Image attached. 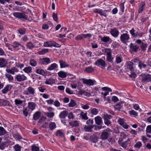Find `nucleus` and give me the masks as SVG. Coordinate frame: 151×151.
<instances>
[{
  "label": "nucleus",
  "instance_id": "obj_6",
  "mask_svg": "<svg viewBox=\"0 0 151 151\" xmlns=\"http://www.w3.org/2000/svg\"><path fill=\"white\" fill-rule=\"evenodd\" d=\"M58 44H57L55 42L52 41H49L45 42L43 46L45 47H51L52 46L57 47Z\"/></svg>",
  "mask_w": 151,
  "mask_h": 151
},
{
  "label": "nucleus",
  "instance_id": "obj_64",
  "mask_svg": "<svg viewBox=\"0 0 151 151\" xmlns=\"http://www.w3.org/2000/svg\"><path fill=\"white\" fill-rule=\"evenodd\" d=\"M146 133H151V125L148 126L146 129Z\"/></svg>",
  "mask_w": 151,
  "mask_h": 151
},
{
  "label": "nucleus",
  "instance_id": "obj_16",
  "mask_svg": "<svg viewBox=\"0 0 151 151\" xmlns=\"http://www.w3.org/2000/svg\"><path fill=\"white\" fill-rule=\"evenodd\" d=\"M145 6V3L144 2H142L139 6L138 12L139 13H141L144 9Z\"/></svg>",
  "mask_w": 151,
  "mask_h": 151
},
{
  "label": "nucleus",
  "instance_id": "obj_49",
  "mask_svg": "<svg viewBox=\"0 0 151 151\" xmlns=\"http://www.w3.org/2000/svg\"><path fill=\"white\" fill-rule=\"evenodd\" d=\"M108 11L106 10H104L103 11L102 9H100L99 11V14L101 16H104L105 17H106L107 15L106 13V12H107Z\"/></svg>",
  "mask_w": 151,
  "mask_h": 151
},
{
  "label": "nucleus",
  "instance_id": "obj_43",
  "mask_svg": "<svg viewBox=\"0 0 151 151\" xmlns=\"http://www.w3.org/2000/svg\"><path fill=\"white\" fill-rule=\"evenodd\" d=\"M90 110L91 113L93 115H96L98 113V110L95 108H91Z\"/></svg>",
  "mask_w": 151,
  "mask_h": 151
},
{
  "label": "nucleus",
  "instance_id": "obj_14",
  "mask_svg": "<svg viewBox=\"0 0 151 151\" xmlns=\"http://www.w3.org/2000/svg\"><path fill=\"white\" fill-rule=\"evenodd\" d=\"M133 65V63L130 61H127L126 63V66L127 68L131 72L134 71Z\"/></svg>",
  "mask_w": 151,
  "mask_h": 151
},
{
  "label": "nucleus",
  "instance_id": "obj_4",
  "mask_svg": "<svg viewBox=\"0 0 151 151\" xmlns=\"http://www.w3.org/2000/svg\"><path fill=\"white\" fill-rule=\"evenodd\" d=\"M13 15L16 18L22 20H24L27 19V17L24 13L22 12H15L13 13Z\"/></svg>",
  "mask_w": 151,
  "mask_h": 151
},
{
  "label": "nucleus",
  "instance_id": "obj_40",
  "mask_svg": "<svg viewBox=\"0 0 151 151\" xmlns=\"http://www.w3.org/2000/svg\"><path fill=\"white\" fill-rule=\"evenodd\" d=\"M122 102H119L118 104L114 106V107L116 110H120V109L122 107Z\"/></svg>",
  "mask_w": 151,
  "mask_h": 151
},
{
  "label": "nucleus",
  "instance_id": "obj_9",
  "mask_svg": "<svg viewBox=\"0 0 151 151\" xmlns=\"http://www.w3.org/2000/svg\"><path fill=\"white\" fill-rule=\"evenodd\" d=\"M39 62L42 65H48L50 63L51 60L48 58H44L40 59Z\"/></svg>",
  "mask_w": 151,
  "mask_h": 151
},
{
  "label": "nucleus",
  "instance_id": "obj_62",
  "mask_svg": "<svg viewBox=\"0 0 151 151\" xmlns=\"http://www.w3.org/2000/svg\"><path fill=\"white\" fill-rule=\"evenodd\" d=\"M103 119H110L112 118V116L110 115L104 114L103 117Z\"/></svg>",
  "mask_w": 151,
  "mask_h": 151
},
{
  "label": "nucleus",
  "instance_id": "obj_20",
  "mask_svg": "<svg viewBox=\"0 0 151 151\" xmlns=\"http://www.w3.org/2000/svg\"><path fill=\"white\" fill-rule=\"evenodd\" d=\"M68 114V111L66 110H64L60 113L59 115V117L61 119H65L67 116Z\"/></svg>",
  "mask_w": 151,
  "mask_h": 151
},
{
  "label": "nucleus",
  "instance_id": "obj_10",
  "mask_svg": "<svg viewBox=\"0 0 151 151\" xmlns=\"http://www.w3.org/2000/svg\"><path fill=\"white\" fill-rule=\"evenodd\" d=\"M83 83L86 84L88 86H93L94 84V83L95 82V81H93L91 79H87L84 78L81 79Z\"/></svg>",
  "mask_w": 151,
  "mask_h": 151
},
{
  "label": "nucleus",
  "instance_id": "obj_22",
  "mask_svg": "<svg viewBox=\"0 0 151 151\" xmlns=\"http://www.w3.org/2000/svg\"><path fill=\"white\" fill-rule=\"evenodd\" d=\"M67 29V28L65 27H62L60 29V32H62L63 30L64 32L63 33V34H59L58 37L60 38H63V37H65L66 34V30Z\"/></svg>",
  "mask_w": 151,
  "mask_h": 151
},
{
  "label": "nucleus",
  "instance_id": "obj_37",
  "mask_svg": "<svg viewBox=\"0 0 151 151\" xmlns=\"http://www.w3.org/2000/svg\"><path fill=\"white\" fill-rule=\"evenodd\" d=\"M90 139L91 141L93 143H96L97 142L98 137L97 136L93 135L91 136Z\"/></svg>",
  "mask_w": 151,
  "mask_h": 151
},
{
  "label": "nucleus",
  "instance_id": "obj_61",
  "mask_svg": "<svg viewBox=\"0 0 151 151\" xmlns=\"http://www.w3.org/2000/svg\"><path fill=\"white\" fill-rule=\"evenodd\" d=\"M52 17L54 20L55 21L58 22V18L57 13H55L54 12L53 13Z\"/></svg>",
  "mask_w": 151,
  "mask_h": 151
},
{
  "label": "nucleus",
  "instance_id": "obj_41",
  "mask_svg": "<svg viewBox=\"0 0 151 151\" xmlns=\"http://www.w3.org/2000/svg\"><path fill=\"white\" fill-rule=\"evenodd\" d=\"M5 76L10 82H12L13 81L14 78L9 73H6Z\"/></svg>",
  "mask_w": 151,
  "mask_h": 151
},
{
  "label": "nucleus",
  "instance_id": "obj_33",
  "mask_svg": "<svg viewBox=\"0 0 151 151\" xmlns=\"http://www.w3.org/2000/svg\"><path fill=\"white\" fill-rule=\"evenodd\" d=\"M23 100H21L19 99H16L14 100V102L15 105L17 106L22 105L24 101Z\"/></svg>",
  "mask_w": 151,
  "mask_h": 151
},
{
  "label": "nucleus",
  "instance_id": "obj_12",
  "mask_svg": "<svg viewBox=\"0 0 151 151\" xmlns=\"http://www.w3.org/2000/svg\"><path fill=\"white\" fill-rule=\"evenodd\" d=\"M150 81H151V75L149 74L144 76L142 80V82L145 84Z\"/></svg>",
  "mask_w": 151,
  "mask_h": 151
},
{
  "label": "nucleus",
  "instance_id": "obj_15",
  "mask_svg": "<svg viewBox=\"0 0 151 151\" xmlns=\"http://www.w3.org/2000/svg\"><path fill=\"white\" fill-rule=\"evenodd\" d=\"M6 71L9 74L14 75L15 72H18L19 71V70L15 67H13L11 69H6Z\"/></svg>",
  "mask_w": 151,
  "mask_h": 151
},
{
  "label": "nucleus",
  "instance_id": "obj_48",
  "mask_svg": "<svg viewBox=\"0 0 151 151\" xmlns=\"http://www.w3.org/2000/svg\"><path fill=\"white\" fill-rule=\"evenodd\" d=\"M76 103L74 100L73 99H71L70 103L68 104V106L70 107H73L75 106L76 105Z\"/></svg>",
  "mask_w": 151,
  "mask_h": 151
},
{
  "label": "nucleus",
  "instance_id": "obj_36",
  "mask_svg": "<svg viewBox=\"0 0 151 151\" xmlns=\"http://www.w3.org/2000/svg\"><path fill=\"white\" fill-rule=\"evenodd\" d=\"M6 62L4 58H0V67L2 68L4 67L6 65Z\"/></svg>",
  "mask_w": 151,
  "mask_h": 151
},
{
  "label": "nucleus",
  "instance_id": "obj_19",
  "mask_svg": "<svg viewBox=\"0 0 151 151\" xmlns=\"http://www.w3.org/2000/svg\"><path fill=\"white\" fill-rule=\"evenodd\" d=\"M36 105V104L33 102H29L28 104V108L31 109L32 111L35 109Z\"/></svg>",
  "mask_w": 151,
  "mask_h": 151
},
{
  "label": "nucleus",
  "instance_id": "obj_39",
  "mask_svg": "<svg viewBox=\"0 0 151 151\" xmlns=\"http://www.w3.org/2000/svg\"><path fill=\"white\" fill-rule=\"evenodd\" d=\"M18 33L21 35L24 34L26 32V29L24 28H21L17 30Z\"/></svg>",
  "mask_w": 151,
  "mask_h": 151
},
{
  "label": "nucleus",
  "instance_id": "obj_2",
  "mask_svg": "<svg viewBox=\"0 0 151 151\" xmlns=\"http://www.w3.org/2000/svg\"><path fill=\"white\" fill-rule=\"evenodd\" d=\"M130 38L129 35L126 33L121 34L120 40L121 42L124 44H127Z\"/></svg>",
  "mask_w": 151,
  "mask_h": 151
},
{
  "label": "nucleus",
  "instance_id": "obj_28",
  "mask_svg": "<svg viewBox=\"0 0 151 151\" xmlns=\"http://www.w3.org/2000/svg\"><path fill=\"white\" fill-rule=\"evenodd\" d=\"M55 82V80L54 79L50 78L47 79L46 80L45 83L47 85L52 84L54 83Z\"/></svg>",
  "mask_w": 151,
  "mask_h": 151
},
{
  "label": "nucleus",
  "instance_id": "obj_27",
  "mask_svg": "<svg viewBox=\"0 0 151 151\" xmlns=\"http://www.w3.org/2000/svg\"><path fill=\"white\" fill-rule=\"evenodd\" d=\"M60 68H65L69 66V65L63 60H60L59 62Z\"/></svg>",
  "mask_w": 151,
  "mask_h": 151
},
{
  "label": "nucleus",
  "instance_id": "obj_63",
  "mask_svg": "<svg viewBox=\"0 0 151 151\" xmlns=\"http://www.w3.org/2000/svg\"><path fill=\"white\" fill-rule=\"evenodd\" d=\"M104 123L105 124L107 125V126H109L110 124L111 123V122L109 120V119H104Z\"/></svg>",
  "mask_w": 151,
  "mask_h": 151
},
{
  "label": "nucleus",
  "instance_id": "obj_60",
  "mask_svg": "<svg viewBox=\"0 0 151 151\" xmlns=\"http://www.w3.org/2000/svg\"><path fill=\"white\" fill-rule=\"evenodd\" d=\"M104 52L106 53L107 55H111V52L110 49L106 48L105 49Z\"/></svg>",
  "mask_w": 151,
  "mask_h": 151
},
{
  "label": "nucleus",
  "instance_id": "obj_1",
  "mask_svg": "<svg viewBox=\"0 0 151 151\" xmlns=\"http://www.w3.org/2000/svg\"><path fill=\"white\" fill-rule=\"evenodd\" d=\"M112 130L109 128L103 130L101 136V138L103 140H105L110 137L111 135Z\"/></svg>",
  "mask_w": 151,
  "mask_h": 151
},
{
  "label": "nucleus",
  "instance_id": "obj_8",
  "mask_svg": "<svg viewBox=\"0 0 151 151\" xmlns=\"http://www.w3.org/2000/svg\"><path fill=\"white\" fill-rule=\"evenodd\" d=\"M94 65L99 66H101L102 68H104L106 65L105 62L102 59L97 60L94 63Z\"/></svg>",
  "mask_w": 151,
  "mask_h": 151
},
{
  "label": "nucleus",
  "instance_id": "obj_26",
  "mask_svg": "<svg viewBox=\"0 0 151 151\" xmlns=\"http://www.w3.org/2000/svg\"><path fill=\"white\" fill-rule=\"evenodd\" d=\"M58 76L62 78H66L67 76V73L64 71H61L58 73Z\"/></svg>",
  "mask_w": 151,
  "mask_h": 151
},
{
  "label": "nucleus",
  "instance_id": "obj_24",
  "mask_svg": "<svg viewBox=\"0 0 151 151\" xmlns=\"http://www.w3.org/2000/svg\"><path fill=\"white\" fill-rule=\"evenodd\" d=\"M130 139L129 138H128L126 141L123 142L121 146L124 148H126L127 147L128 145H130Z\"/></svg>",
  "mask_w": 151,
  "mask_h": 151
},
{
  "label": "nucleus",
  "instance_id": "obj_29",
  "mask_svg": "<svg viewBox=\"0 0 151 151\" xmlns=\"http://www.w3.org/2000/svg\"><path fill=\"white\" fill-rule=\"evenodd\" d=\"M130 47L132 50L135 52H137V50L139 48L138 46L135 45L132 43H131L130 45Z\"/></svg>",
  "mask_w": 151,
  "mask_h": 151
},
{
  "label": "nucleus",
  "instance_id": "obj_18",
  "mask_svg": "<svg viewBox=\"0 0 151 151\" xmlns=\"http://www.w3.org/2000/svg\"><path fill=\"white\" fill-rule=\"evenodd\" d=\"M11 104L8 101L3 99H0V106H10Z\"/></svg>",
  "mask_w": 151,
  "mask_h": 151
},
{
  "label": "nucleus",
  "instance_id": "obj_59",
  "mask_svg": "<svg viewBox=\"0 0 151 151\" xmlns=\"http://www.w3.org/2000/svg\"><path fill=\"white\" fill-rule=\"evenodd\" d=\"M106 59L107 61L110 62L112 63L113 62V58L112 57L111 55H107Z\"/></svg>",
  "mask_w": 151,
  "mask_h": 151
},
{
  "label": "nucleus",
  "instance_id": "obj_5",
  "mask_svg": "<svg viewBox=\"0 0 151 151\" xmlns=\"http://www.w3.org/2000/svg\"><path fill=\"white\" fill-rule=\"evenodd\" d=\"M15 79L17 81L21 82L26 80L27 79V77L24 74H19L15 76Z\"/></svg>",
  "mask_w": 151,
  "mask_h": 151
},
{
  "label": "nucleus",
  "instance_id": "obj_46",
  "mask_svg": "<svg viewBox=\"0 0 151 151\" xmlns=\"http://www.w3.org/2000/svg\"><path fill=\"white\" fill-rule=\"evenodd\" d=\"M147 43L143 42L142 43V44L140 46L142 50L143 51H145L146 50V49L147 47Z\"/></svg>",
  "mask_w": 151,
  "mask_h": 151
},
{
  "label": "nucleus",
  "instance_id": "obj_35",
  "mask_svg": "<svg viewBox=\"0 0 151 151\" xmlns=\"http://www.w3.org/2000/svg\"><path fill=\"white\" fill-rule=\"evenodd\" d=\"M101 41L105 42H109L110 40H111L109 37L105 36L103 37H101Z\"/></svg>",
  "mask_w": 151,
  "mask_h": 151
},
{
  "label": "nucleus",
  "instance_id": "obj_58",
  "mask_svg": "<svg viewBox=\"0 0 151 151\" xmlns=\"http://www.w3.org/2000/svg\"><path fill=\"white\" fill-rule=\"evenodd\" d=\"M144 34L143 32L139 33L138 32H136L135 35L134 37L136 38L137 37L138 38H140L142 36V35Z\"/></svg>",
  "mask_w": 151,
  "mask_h": 151
},
{
  "label": "nucleus",
  "instance_id": "obj_53",
  "mask_svg": "<svg viewBox=\"0 0 151 151\" xmlns=\"http://www.w3.org/2000/svg\"><path fill=\"white\" fill-rule=\"evenodd\" d=\"M94 70L93 68L91 67H89L86 68L85 70L87 73H90L93 71Z\"/></svg>",
  "mask_w": 151,
  "mask_h": 151
},
{
  "label": "nucleus",
  "instance_id": "obj_21",
  "mask_svg": "<svg viewBox=\"0 0 151 151\" xmlns=\"http://www.w3.org/2000/svg\"><path fill=\"white\" fill-rule=\"evenodd\" d=\"M12 86L10 85H8L6 86L1 91L3 93L5 94L7 93L9 90H10Z\"/></svg>",
  "mask_w": 151,
  "mask_h": 151
},
{
  "label": "nucleus",
  "instance_id": "obj_13",
  "mask_svg": "<svg viewBox=\"0 0 151 151\" xmlns=\"http://www.w3.org/2000/svg\"><path fill=\"white\" fill-rule=\"evenodd\" d=\"M110 33L111 35L114 37H116L119 34V32L116 28L111 29Z\"/></svg>",
  "mask_w": 151,
  "mask_h": 151
},
{
  "label": "nucleus",
  "instance_id": "obj_23",
  "mask_svg": "<svg viewBox=\"0 0 151 151\" xmlns=\"http://www.w3.org/2000/svg\"><path fill=\"white\" fill-rule=\"evenodd\" d=\"M95 120L96 123L99 125H101L102 123V119L101 117L99 116H98L95 118Z\"/></svg>",
  "mask_w": 151,
  "mask_h": 151
},
{
  "label": "nucleus",
  "instance_id": "obj_3",
  "mask_svg": "<svg viewBox=\"0 0 151 151\" xmlns=\"http://www.w3.org/2000/svg\"><path fill=\"white\" fill-rule=\"evenodd\" d=\"M12 47L13 50H20L24 49V47L20 43L18 42L15 41L13 43Z\"/></svg>",
  "mask_w": 151,
  "mask_h": 151
},
{
  "label": "nucleus",
  "instance_id": "obj_38",
  "mask_svg": "<svg viewBox=\"0 0 151 151\" xmlns=\"http://www.w3.org/2000/svg\"><path fill=\"white\" fill-rule=\"evenodd\" d=\"M23 71L25 73H31L32 72V68L31 66H29L23 69Z\"/></svg>",
  "mask_w": 151,
  "mask_h": 151
},
{
  "label": "nucleus",
  "instance_id": "obj_44",
  "mask_svg": "<svg viewBox=\"0 0 151 151\" xmlns=\"http://www.w3.org/2000/svg\"><path fill=\"white\" fill-rule=\"evenodd\" d=\"M56 127V125L55 122H51L49 125V128L51 130H53Z\"/></svg>",
  "mask_w": 151,
  "mask_h": 151
},
{
  "label": "nucleus",
  "instance_id": "obj_7",
  "mask_svg": "<svg viewBox=\"0 0 151 151\" xmlns=\"http://www.w3.org/2000/svg\"><path fill=\"white\" fill-rule=\"evenodd\" d=\"M35 89L32 87L29 86L27 89V91H25V94L27 95H32L33 96H35Z\"/></svg>",
  "mask_w": 151,
  "mask_h": 151
},
{
  "label": "nucleus",
  "instance_id": "obj_55",
  "mask_svg": "<svg viewBox=\"0 0 151 151\" xmlns=\"http://www.w3.org/2000/svg\"><path fill=\"white\" fill-rule=\"evenodd\" d=\"M29 64L32 66L35 67L37 65V63L34 59H31L29 61Z\"/></svg>",
  "mask_w": 151,
  "mask_h": 151
},
{
  "label": "nucleus",
  "instance_id": "obj_52",
  "mask_svg": "<svg viewBox=\"0 0 151 151\" xmlns=\"http://www.w3.org/2000/svg\"><path fill=\"white\" fill-rule=\"evenodd\" d=\"M48 51V49H43L39 51L38 53L40 55H42L47 52Z\"/></svg>",
  "mask_w": 151,
  "mask_h": 151
},
{
  "label": "nucleus",
  "instance_id": "obj_17",
  "mask_svg": "<svg viewBox=\"0 0 151 151\" xmlns=\"http://www.w3.org/2000/svg\"><path fill=\"white\" fill-rule=\"evenodd\" d=\"M35 72L37 73L42 75H44L45 73L44 70L40 67H36Z\"/></svg>",
  "mask_w": 151,
  "mask_h": 151
},
{
  "label": "nucleus",
  "instance_id": "obj_34",
  "mask_svg": "<svg viewBox=\"0 0 151 151\" xmlns=\"http://www.w3.org/2000/svg\"><path fill=\"white\" fill-rule=\"evenodd\" d=\"M23 115L26 117L27 116L28 114L31 113L30 110L28 107H26L23 111Z\"/></svg>",
  "mask_w": 151,
  "mask_h": 151
},
{
  "label": "nucleus",
  "instance_id": "obj_50",
  "mask_svg": "<svg viewBox=\"0 0 151 151\" xmlns=\"http://www.w3.org/2000/svg\"><path fill=\"white\" fill-rule=\"evenodd\" d=\"M86 113H84L83 112L81 111L80 115L82 116L83 119L86 120L88 119V117L86 115Z\"/></svg>",
  "mask_w": 151,
  "mask_h": 151
},
{
  "label": "nucleus",
  "instance_id": "obj_42",
  "mask_svg": "<svg viewBox=\"0 0 151 151\" xmlns=\"http://www.w3.org/2000/svg\"><path fill=\"white\" fill-rule=\"evenodd\" d=\"M69 124L70 126H71L73 127H77L79 125V123L78 121H76L70 122Z\"/></svg>",
  "mask_w": 151,
  "mask_h": 151
},
{
  "label": "nucleus",
  "instance_id": "obj_45",
  "mask_svg": "<svg viewBox=\"0 0 151 151\" xmlns=\"http://www.w3.org/2000/svg\"><path fill=\"white\" fill-rule=\"evenodd\" d=\"M70 85L71 87L73 89H76L77 87V82L76 81H72Z\"/></svg>",
  "mask_w": 151,
  "mask_h": 151
},
{
  "label": "nucleus",
  "instance_id": "obj_31",
  "mask_svg": "<svg viewBox=\"0 0 151 151\" xmlns=\"http://www.w3.org/2000/svg\"><path fill=\"white\" fill-rule=\"evenodd\" d=\"M40 113L39 111H37L34 114L33 118L35 120H37L40 118Z\"/></svg>",
  "mask_w": 151,
  "mask_h": 151
},
{
  "label": "nucleus",
  "instance_id": "obj_47",
  "mask_svg": "<svg viewBox=\"0 0 151 151\" xmlns=\"http://www.w3.org/2000/svg\"><path fill=\"white\" fill-rule=\"evenodd\" d=\"M45 114L46 115L48 118H52L55 115V114L53 112H46L45 113Z\"/></svg>",
  "mask_w": 151,
  "mask_h": 151
},
{
  "label": "nucleus",
  "instance_id": "obj_32",
  "mask_svg": "<svg viewBox=\"0 0 151 151\" xmlns=\"http://www.w3.org/2000/svg\"><path fill=\"white\" fill-rule=\"evenodd\" d=\"M93 128V126H86L84 127V129L85 131L91 132L92 131V129Z\"/></svg>",
  "mask_w": 151,
  "mask_h": 151
},
{
  "label": "nucleus",
  "instance_id": "obj_56",
  "mask_svg": "<svg viewBox=\"0 0 151 151\" xmlns=\"http://www.w3.org/2000/svg\"><path fill=\"white\" fill-rule=\"evenodd\" d=\"M15 151H21V147L18 144H16L13 147Z\"/></svg>",
  "mask_w": 151,
  "mask_h": 151
},
{
  "label": "nucleus",
  "instance_id": "obj_57",
  "mask_svg": "<svg viewBox=\"0 0 151 151\" xmlns=\"http://www.w3.org/2000/svg\"><path fill=\"white\" fill-rule=\"evenodd\" d=\"M142 145L141 142H137L134 145V147L137 148H140Z\"/></svg>",
  "mask_w": 151,
  "mask_h": 151
},
{
  "label": "nucleus",
  "instance_id": "obj_30",
  "mask_svg": "<svg viewBox=\"0 0 151 151\" xmlns=\"http://www.w3.org/2000/svg\"><path fill=\"white\" fill-rule=\"evenodd\" d=\"M35 45V44H33L31 42H29L27 43L26 46L27 47L28 49H32L35 47H38V46L36 47Z\"/></svg>",
  "mask_w": 151,
  "mask_h": 151
},
{
  "label": "nucleus",
  "instance_id": "obj_11",
  "mask_svg": "<svg viewBox=\"0 0 151 151\" xmlns=\"http://www.w3.org/2000/svg\"><path fill=\"white\" fill-rule=\"evenodd\" d=\"M7 133V132L3 127H0V136H4V140H8V137L5 135Z\"/></svg>",
  "mask_w": 151,
  "mask_h": 151
},
{
  "label": "nucleus",
  "instance_id": "obj_25",
  "mask_svg": "<svg viewBox=\"0 0 151 151\" xmlns=\"http://www.w3.org/2000/svg\"><path fill=\"white\" fill-rule=\"evenodd\" d=\"M58 67V65L55 63L51 64L47 68V70L49 71L52 70Z\"/></svg>",
  "mask_w": 151,
  "mask_h": 151
},
{
  "label": "nucleus",
  "instance_id": "obj_54",
  "mask_svg": "<svg viewBox=\"0 0 151 151\" xmlns=\"http://www.w3.org/2000/svg\"><path fill=\"white\" fill-rule=\"evenodd\" d=\"M122 57H120L118 56H116V62L117 64H119L121 62H122Z\"/></svg>",
  "mask_w": 151,
  "mask_h": 151
},
{
  "label": "nucleus",
  "instance_id": "obj_51",
  "mask_svg": "<svg viewBox=\"0 0 151 151\" xmlns=\"http://www.w3.org/2000/svg\"><path fill=\"white\" fill-rule=\"evenodd\" d=\"M146 66V65L142 63L141 61L139 62L138 67L141 70L142 68H145Z\"/></svg>",
  "mask_w": 151,
  "mask_h": 151
}]
</instances>
